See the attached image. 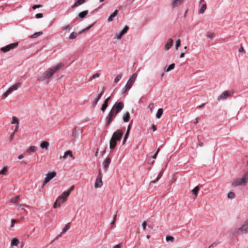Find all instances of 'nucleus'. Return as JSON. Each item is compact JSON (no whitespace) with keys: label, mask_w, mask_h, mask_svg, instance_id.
<instances>
[{"label":"nucleus","mask_w":248,"mask_h":248,"mask_svg":"<svg viewBox=\"0 0 248 248\" xmlns=\"http://www.w3.org/2000/svg\"><path fill=\"white\" fill-rule=\"evenodd\" d=\"M98 101H96V100H94L93 103V107H95V106H96L97 103H98Z\"/></svg>","instance_id":"59"},{"label":"nucleus","mask_w":248,"mask_h":248,"mask_svg":"<svg viewBox=\"0 0 248 248\" xmlns=\"http://www.w3.org/2000/svg\"><path fill=\"white\" fill-rule=\"evenodd\" d=\"M62 232L59 234L54 240H53L51 242V243H53L54 241H56V240H57L59 237H61L62 235Z\"/></svg>","instance_id":"52"},{"label":"nucleus","mask_w":248,"mask_h":248,"mask_svg":"<svg viewBox=\"0 0 248 248\" xmlns=\"http://www.w3.org/2000/svg\"><path fill=\"white\" fill-rule=\"evenodd\" d=\"M129 29V27L127 25H126L119 33H117L115 35V38L118 40L120 39L123 35L127 33Z\"/></svg>","instance_id":"11"},{"label":"nucleus","mask_w":248,"mask_h":248,"mask_svg":"<svg viewBox=\"0 0 248 248\" xmlns=\"http://www.w3.org/2000/svg\"><path fill=\"white\" fill-rule=\"evenodd\" d=\"M62 63L56 64L52 67L48 69L42 76L38 78L37 80L43 81L49 79L62 66Z\"/></svg>","instance_id":"1"},{"label":"nucleus","mask_w":248,"mask_h":248,"mask_svg":"<svg viewBox=\"0 0 248 248\" xmlns=\"http://www.w3.org/2000/svg\"><path fill=\"white\" fill-rule=\"evenodd\" d=\"M152 129L153 130V131H155L156 130V127L155 125L153 124L152 125Z\"/></svg>","instance_id":"63"},{"label":"nucleus","mask_w":248,"mask_h":248,"mask_svg":"<svg viewBox=\"0 0 248 248\" xmlns=\"http://www.w3.org/2000/svg\"><path fill=\"white\" fill-rule=\"evenodd\" d=\"M102 174L101 173V170H100L99 171L98 175L97 176V177L96 179L95 184H94V187L95 188H99L101 187L102 186L103 182L102 181Z\"/></svg>","instance_id":"8"},{"label":"nucleus","mask_w":248,"mask_h":248,"mask_svg":"<svg viewBox=\"0 0 248 248\" xmlns=\"http://www.w3.org/2000/svg\"><path fill=\"white\" fill-rule=\"evenodd\" d=\"M239 232L242 234H246L248 233V224L247 222L245 223L239 228L235 229L232 232V236H237L239 234Z\"/></svg>","instance_id":"4"},{"label":"nucleus","mask_w":248,"mask_h":248,"mask_svg":"<svg viewBox=\"0 0 248 248\" xmlns=\"http://www.w3.org/2000/svg\"><path fill=\"white\" fill-rule=\"evenodd\" d=\"M198 145H199L200 146L202 147V146H203V142H201V141H198Z\"/></svg>","instance_id":"64"},{"label":"nucleus","mask_w":248,"mask_h":248,"mask_svg":"<svg viewBox=\"0 0 248 248\" xmlns=\"http://www.w3.org/2000/svg\"><path fill=\"white\" fill-rule=\"evenodd\" d=\"M49 146V143L47 141H44L40 144V147L42 149H47Z\"/></svg>","instance_id":"27"},{"label":"nucleus","mask_w":248,"mask_h":248,"mask_svg":"<svg viewBox=\"0 0 248 248\" xmlns=\"http://www.w3.org/2000/svg\"><path fill=\"white\" fill-rule=\"evenodd\" d=\"M19 198V196L17 195L16 197L11 199V200H10V202H12V203H16V202H18V201H19V200H18Z\"/></svg>","instance_id":"37"},{"label":"nucleus","mask_w":248,"mask_h":248,"mask_svg":"<svg viewBox=\"0 0 248 248\" xmlns=\"http://www.w3.org/2000/svg\"><path fill=\"white\" fill-rule=\"evenodd\" d=\"M137 76L138 75L137 73H133L129 78L127 83H129L131 85L133 86V84L135 82Z\"/></svg>","instance_id":"15"},{"label":"nucleus","mask_w":248,"mask_h":248,"mask_svg":"<svg viewBox=\"0 0 248 248\" xmlns=\"http://www.w3.org/2000/svg\"><path fill=\"white\" fill-rule=\"evenodd\" d=\"M18 127H19V125H16L15 129L13 132V133H14V134L18 130Z\"/></svg>","instance_id":"61"},{"label":"nucleus","mask_w":248,"mask_h":248,"mask_svg":"<svg viewBox=\"0 0 248 248\" xmlns=\"http://www.w3.org/2000/svg\"><path fill=\"white\" fill-rule=\"evenodd\" d=\"M116 114L113 113L112 111H109L108 116L106 118V124L107 126L110 125L113 121V118L115 117Z\"/></svg>","instance_id":"10"},{"label":"nucleus","mask_w":248,"mask_h":248,"mask_svg":"<svg viewBox=\"0 0 248 248\" xmlns=\"http://www.w3.org/2000/svg\"><path fill=\"white\" fill-rule=\"evenodd\" d=\"M19 243V240L16 238H14L11 241V246H17Z\"/></svg>","instance_id":"26"},{"label":"nucleus","mask_w":248,"mask_h":248,"mask_svg":"<svg viewBox=\"0 0 248 248\" xmlns=\"http://www.w3.org/2000/svg\"><path fill=\"white\" fill-rule=\"evenodd\" d=\"M248 182V171L244 173L241 178L234 179L232 183L233 187L237 186H246Z\"/></svg>","instance_id":"3"},{"label":"nucleus","mask_w":248,"mask_h":248,"mask_svg":"<svg viewBox=\"0 0 248 248\" xmlns=\"http://www.w3.org/2000/svg\"><path fill=\"white\" fill-rule=\"evenodd\" d=\"M56 175V173L54 171L53 172H49L47 173L46 175V177L45 178L43 184L42 186L44 187L45 185L49 182L51 179L55 177Z\"/></svg>","instance_id":"7"},{"label":"nucleus","mask_w":248,"mask_h":248,"mask_svg":"<svg viewBox=\"0 0 248 248\" xmlns=\"http://www.w3.org/2000/svg\"><path fill=\"white\" fill-rule=\"evenodd\" d=\"M206 37L208 38L212 39L215 37V35L213 33L208 32L206 34Z\"/></svg>","instance_id":"40"},{"label":"nucleus","mask_w":248,"mask_h":248,"mask_svg":"<svg viewBox=\"0 0 248 248\" xmlns=\"http://www.w3.org/2000/svg\"><path fill=\"white\" fill-rule=\"evenodd\" d=\"M42 7V5H40V4L34 5L32 6V9L34 10H35L37 8H41Z\"/></svg>","instance_id":"48"},{"label":"nucleus","mask_w":248,"mask_h":248,"mask_svg":"<svg viewBox=\"0 0 248 248\" xmlns=\"http://www.w3.org/2000/svg\"><path fill=\"white\" fill-rule=\"evenodd\" d=\"M88 14V11L87 10L83 11L78 14V17H79L80 18H83L87 16Z\"/></svg>","instance_id":"23"},{"label":"nucleus","mask_w":248,"mask_h":248,"mask_svg":"<svg viewBox=\"0 0 248 248\" xmlns=\"http://www.w3.org/2000/svg\"><path fill=\"white\" fill-rule=\"evenodd\" d=\"M118 10H115L113 13L108 17V22H111L113 20L114 17H115L118 14Z\"/></svg>","instance_id":"21"},{"label":"nucleus","mask_w":248,"mask_h":248,"mask_svg":"<svg viewBox=\"0 0 248 248\" xmlns=\"http://www.w3.org/2000/svg\"><path fill=\"white\" fill-rule=\"evenodd\" d=\"M7 172V169L6 167H4L2 170L0 171V174L2 175H6Z\"/></svg>","instance_id":"45"},{"label":"nucleus","mask_w":248,"mask_h":248,"mask_svg":"<svg viewBox=\"0 0 248 248\" xmlns=\"http://www.w3.org/2000/svg\"><path fill=\"white\" fill-rule=\"evenodd\" d=\"M14 135H15L14 133H13L10 135V139H9V140H10V141H11L13 140V138H14Z\"/></svg>","instance_id":"57"},{"label":"nucleus","mask_w":248,"mask_h":248,"mask_svg":"<svg viewBox=\"0 0 248 248\" xmlns=\"http://www.w3.org/2000/svg\"><path fill=\"white\" fill-rule=\"evenodd\" d=\"M16 222V219H12L11 221V227H13L14 226L15 223Z\"/></svg>","instance_id":"51"},{"label":"nucleus","mask_w":248,"mask_h":248,"mask_svg":"<svg viewBox=\"0 0 248 248\" xmlns=\"http://www.w3.org/2000/svg\"><path fill=\"white\" fill-rule=\"evenodd\" d=\"M122 77H123V74H122V73L118 75L114 79L115 82V83L118 82L121 80Z\"/></svg>","instance_id":"38"},{"label":"nucleus","mask_w":248,"mask_h":248,"mask_svg":"<svg viewBox=\"0 0 248 248\" xmlns=\"http://www.w3.org/2000/svg\"><path fill=\"white\" fill-rule=\"evenodd\" d=\"M123 135V132L121 130L118 129L115 132H114L112 138H114L116 140L119 141L122 139Z\"/></svg>","instance_id":"13"},{"label":"nucleus","mask_w":248,"mask_h":248,"mask_svg":"<svg viewBox=\"0 0 248 248\" xmlns=\"http://www.w3.org/2000/svg\"><path fill=\"white\" fill-rule=\"evenodd\" d=\"M12 124H16V125H19V121L16 117L13 116L12 117Z\"/></svg>","instance_id":"34"},{"label":"nucleus","mask_w":248,"mask_h":248,"mask_svg":"<svg viewBox=\"0 0 248 248\" xmlns=\"http://www.w3.org/2000/svg\"><path fill=\"white\" fill-rule=\"evenodd\" d=\"M111 159L110 158H107L106 160L103 163V169L105 170V171H107L108 168L110 163Z\"/></svg>","instance_id":"17"},{"label":"nucleus","mask_w":248,"mask_h":248,"mask_svg":"<svg viewBox=\"0 0 248 248\" xmlns=\"http://www.w3.org/2000/svg\"><path fill=\"white\" fill-rule=\"evenodd\" d=\"M21 86V83L20 82L15 83L14 85L9 88L8 90L4 93L3 94V97L6 98L13 92L17 90Z\"/></svg>","instance_id":"6"},{"label":"nucleus","mask_w":248,"mask_h":248,"mask_svg":"<svg viewBox=\"0 0 248 248\" xmlns=\"http://www.w3.org/2000/svg\"><path fill=\"white\" fill-rule=\"evenodd\" d=\"M68 155H69L71 157H73V155H72V151H70V150H68V151H66L63 155V156H62L60 157V158H63V159H65L66 158V156Z\"/></svg>","instance_id":"25"},{"label":"nucleus","mask_w":248,"mask_h":248,"mask_svg":"<svg viewBox=\"0 0 248 248\" xmlns=\"http://www.w3.org/2000/svg\"><path fill=\"white\" fill-rule=\"evenodd\" d=\"M70 223L68 222L65 225V227L62 230V233H65L67 231H68L70 229Z\"/></svg>","instance_id":"30"},{"label":"nucleus","mask_w":248,"mask_h":248,"mask_svg":"<svg viewBox=\"0 0 248 248\" xmlns=\"http://www.w3.org/2000/svg\"><path fill=\"white\" fill-rule=\"evenodd\" d=\"M117 141L118 140H116L115 139H114V138H111L109 141V147L110 149H113L115 148L117 144Z\"/></svg>","instance_id":"18"},{"label":"nucleus","mask_w":248,"mask_h":248,"mask_svg":"<svg viewBox=\"0 0 248 248\" xmlns=\"http://www.w3.org/2000/svg\"><path fill=\"white\" fill-rule=\"evenodd\" d=\"M43 15L42 13H38V14H36L35 15V17L36 18H40L43 17Z\"/></svg>","instance_id":"47"},{"label":"nucleus","mask_w":248,"mask_h":248,"mask_svg":"<svg viewBox=\"0 0 248 248\" xmlns=\"http://www.w3.org/2000/svg\"><path fill=\"white\" fill-rule=\"evenodd\" d=\"M174 237L171 236H167L166 237V240L167 242L171 241V242H173L174 241Z\"/></svg>","instance_id":"43"},{"label":"nucleus","mask_w":248,"mask_h":248,"mask_svg":"<svg viewBox=\"0 0 248 248\" xmlns=\"http://www.w3.org/2000/svg\"><path fill=\"white\" fill-rule=\"evenodd\" d=\"M173 40L171 38L168 39L167 43L165 45V49L166 50H169L172 45Z\"/></svg>","instance_id":"19"},{"label":"nucleus","mask_w":248,"mask_h":248,"mask_svg":"<svg viewBox=\"0 0 248 248\" xmlns=\"http://www.w3.org/2000/svg\"><path fill=\"white\" fill-rule=\"evenodd\" d=\"M146 225H147V224H146V222L145 221H144L142 223V227H143L144 230H145L146 227Z\"/></svg>","instance_id":"58"},{"label":"nucleus","mask_w":248,"mask_h":248,"mask_svg":"<svg viewBox=\"0 0 248 248\" xmlns=\"http://www.w3.org/2000/svg\"><path fill=\"white\" fill-rule=\"evenodd\" d=\"M130 119V114L127 111L123 115V120L124 122L127 123L129 121Z\"/></svg>","instance_id":"20"},{"label":"nucleus","mask_w":248,"mask_h":248,"mask_svg":"<svg viewBox=\"0 0 248 248\" xmlns=\"http://www.w3.org/2000/svg\"><path fill=\"white\" fill-rule=\"evenodd\" d=\"M108 107V104H107L106 103H103L102 106V107L101 108V110L103 112H104Z\"/></svg>","instance_id":"46"},{"label":"nucleus","mask_w":248,"mask_h":248,"mask_svg":"<svg viewBox=\"0 0 248 248\" xmlns=\"http://www.w3.org/2000/svg\"><path fill=\"white\" fill-rule=\"evenodd\" d=\"M122 246V243H120L118 245L114 246L113 248H121Z\"/></svg>","instance_id":"53"},{"label":"nucleus","mask_w":248,"mask_h":248,"mask_svg":"<svg viewBox=\"0 0 248 248\" xmlns=\"http://www.w3.org/2000/svg\"><path fill=\"white\" fill-rule=\"evenodd\" d=\"M162 175H163V172H162V171H161L158 174L156 179L155 181H153V183H155V182H156L162 177Z\"/></svg>","instance_id":"41"},{"label":"nucleus","mask_w":248,"mask_h":248,"mask_svg":"<svg viewBox=\"0 0 248 248\" xmlns=\"http://www.w3.org/2000/svg\"><path fill=\"white\" fill-rule=\"evenodd\" d=\"M148 108L150 109L151 111H152L153 108H154V104L150 103L148 106Z\"/></svg>","instance_id":"50"},{"label":"nucleus","mask_w":248,"mask_h":248,"mask_svg":"<svg viewBox=\"0 0 248 248\" xmlns=\"http://www.w3.org/2000/svg\"><path fill=\"white\" fill-rule=\"evenodd\" d=\"M159 149H158V150H157V151L156 152V153L155 154V155L153 156V158H156V155H157V154L158 153L159 151Z\"/></svg>","instance_id":"55"},{"label":"nucleus","mask_w":248,"mask_h":248,"mask_svg":"<svg viewBox=\"0 0 248 248\" xmlns=\"http://www.w3.org/2000/svg\"><path fill=\"white\" fill-rule=\"evenodd\" d=\"M235 197V194L233 192H229L228 194V198L229 199H233Z\"/></svg>","instance_id":"44"},{"label":"nucleus","mask_w":248,"mask_h":248,"mask_svg":"<svg viewBox=\"0 0 248 248\" xmlns=\"http://www.w3.org/2000/svg\"><path fill=\"white\" fill-rule=\"evenodd\" d=\"M37 149V147L36 146H31L26 151V152L28 153L34 152Z\"/></svg>","instance_id":"31"},{"label":"nucleus","mask_w":248,"mask_h":248,"mask_svg":"<svg viewBox=\"0 0 248 248\" xmlns=\"http://www.w3.org/2000/svg\"><path fill=\"white\" fill-rule=\"evenodd\" d=\"M93 24L90 26L89 27H87L85 29L83 30L82 31H79L78 33H76L75 32H72V33H70V34L69 36V38L71 40H73V39H75L77 37L78 34H80L81 33H82L83 32H84L85 31H87V30L90 29L93 27Z\"/></svg>","instance_id":"12"},{"label":"nucleus","mask_w":248,"mask_h":248,"mask_svg":"<svg viewBox=\"0 0 248 248\" xmlns=\"http://www.w3.org/2000/svg\"><path fill=\"white\" fill-rule=\"evenodd\" d=\"M18 46L17 43H11L9 45H7L5 46L2 47L0 48L1 51L6 52L10 51L11 49L16 48Z\"/></svg>","instance_id":"9"},{"label":"nucleus","mask_w":248,"mask_h":248,"mask_svg":"<svg viewBox=\"0 0 248 248\" xmlns=\"http://www.w3.org/2000/svg\"><path fill=\"white\" fill-rule=\"evenodd\" d=\"M100 75V74L99 73H96L95 74H94V75H93L92 76V78L94 79V78H98Z\"/></svg>","instance_id":"49"},{"label":"nucleus","mask_w":248,"mask_h":248,"mask_svg":"<svg viewBox=\"0 0 248 248\" xmlns=\"http://www.w3.org/2000/svg\"><path fill=\"white\" fill-rule=\"evenodd\" d=\"M110 98V96H109L107 98H106L105 100V101L104 102V103H106V104L108 105V102H109V100Z\"/></svg>","instance_id":"54"},{"label":"nucleus","mask_w":248,"mask_h":248,"mask_svg":"<svg viewBox=\"0 0 248 248\" xmlns=\"http://www.w3.org/2000/svg\"><path fill=\"white\" fill-rule=\"evenodd\" d=\"M43 34L42 31L36 32L33 33L32 35L31 36V38H35Z\"/></svg>","instance_id":"33"},{"label":"nucleus","mask_w":248,"mask_h":248,"mask_svg":"<svg viewBox=\"0 0 248 248\" xmlns=\"http://www.w3.org/2000/svg\"><path fill=\"white\" fill-rule=\"evenodd\" d=\"M132 86L129 83H127L123 90L122 93H124L125 92H126L127 90H130Z\"/></svg>","instance_id":"28"},{"label":"nucleus","mask_w":248,"mask_h":248,"mask_svg":"<svg viewBox=\"0 0 248 248\" xmlns=\"http://www.w3.org/2000/svg\"><path fill=\"white\" fill-rule=\"evenodd\" d=\"M124 107V104L122 101L116 102L113 106L110 111H112L113 113L117 114L121 112Z\"/></svg>","instance_id":"5"},{"label":"nucleus","mask_w":248,"mask_h":248,"mask_svg":"<svg viewBox=\"0 0 248 248\" xmlns=\"http://www.w3.org/2000/svg\"><path fill=\"white\" fill-rule=\"evenodd\" d=\"M174 67H175V64L174 63L170 64L168 67V68L166 69L165 71H166V72H168L170 71V70L173 69L174 68Z\"/></svg>","instance_id":"36"},{"label":"nucleus","mask_w":248,"mask_h":248,"mask_svg":"<svg viewBox=\"0 0 248 248\" xmlns=\"http://www.w3.org/2000/svg\"><path fill=\"white\" fill-rule=\"evenodd\" d=\"M199 120H200V118H197L195 119V121H194L193 123H194V124H198V122H199Z\"/></svg>","instance_id":"62"},{"label":"nucleus","mask_w":248,"mask_h":248,"mask_svg":"<svg viewBox=\"0 0 248 248\" xmlns=\"http://www.w3.org/2000/svg\"><path fill=\"white\" fill-rule=\"evenodd\" d=\"M181 45V40L180 39H178L175 43V47L176 49H178V47Z\"/></svg>","instance_id":"42"},{"label":"nucleus","mask_w":248,"mask_h":248,"mask_svg":"<svg viewBox=\"0 0 248 248\" xmlns=\"http://www.w3.org/2000/svg\"><path fill=\"white\" fill-rule=\"evenodd\" d=\"M206 9V4H204L201 7V9L199 11V13L203 14Z\"/></svg>","instance_id":"35"},{"label":"nucleus","mask_w":248,"mask_h":248,"mask_svg":"<svg viewBox=\"0 0 248 248\" xmlns=\"http://www.w3.org/2000/svg\"><path fill=\"white\" fill-rule=\"evenodd\" d=\"M104 91L103 88L101 91L98 90L97 91V95L95 100L98 101L99 100V99H100V98L101 97V96L104 94Z\"/></svg>","instance_id":"24"},{"label":"nucleus","mask_w":248,"mask_h":248,"mask_svg":"<svg viewBox=\"0 0 248 248\" xmlns=\"http://www.w3.org/2000/svg\"><path fill=\"white\" fill-rule=\"evenodd\" d=\"M163 112V110L162 108H159L157 111L156 114V117L157 119H159L161 116H162Z\"/></svg>","instance_id":"32"},{"label":"nucleus","mask_w":248,"mask_h":248,"mask_svg":"<svg viewBox=\"0 0 248 248\" xmlns=\"http://www.w3.org/2000/svg\"><path fill=\"white\" fill-rule=\"evenodd\" d=\"M85 1V0H78L72 6V8H74L77 6H78Z\"/></svg>","instance_id":"22"},{"label":"nucleus","mask_w":248,"mask_h":248,"mask_svg":"<svg viewBox=\"0 0 248 248\" xmlns=\"http://www.w3.org/2000/svg\"><path fill=\"white\" fill-rule=\"evenodd\" d=\"M72 27L70 25H67L65 27L63 28V30L65 31H70L71 30Z\"/></svg>","instance_id":"39"},{"label":"nucleus","mask_w":248,"mask_h":248,"mask_svg":"<svg viewBox=\"0 0 248 248\" xmlns=\"http://www.w3.org/2000/svg\"><path fill=\"white\" fill-rule=\"evenodd\" d=\"M116 215L114 217V220L111 223V228H113V225L115 224V220L116 219Z\"/></svg>","instance_id":"56"},{"label":"nucleus","mask_w":248,"mask_h":248,"mask_svg":"<svg viewBox=\"0 0 248 248\" xmlns=\"http://www.w3.org/2000/svg\"><path fill=\"white\" fill-rule=\"evenodd\" d=\"M200 190L199 187L197 186H196L192 190V195H193L195 197H197L198 195V193Z\"/></svg>","instance_id":"29"},{"label":"nucleus","mask_w":248,"mask_h":248,"mask_svg":"<svg viewBox=\"0 0 248 248\" xmlns=\"http://www.w3.org/2000/svg\"><path fill=\"white\" fill-rule=\"evenodd\" d=\"M184 0H172L171 7L172 8L176 7L181 5Z\"/></svg>","instance_id":"16"},{"label":"nucleus","mask_w":248,"mask_h":248,"mask_svg":"<svg viewBox=\"0 0 248 248\" xmlns=\"http://www.w3.org/2000/svg\"><path fill=\"white\" fill-rule=\"evenodd\" d=\"M74 186H71L67 191L63 192L62 195L59 196L54 203V208L60 206L66 200L67 198L69 196L71 192L74 189Z\"/></svg>","instance_id":"2"},{"label":"nucleus","mask_w":248,"mask_h":248,"mask_svg":"<svg viewBox=\"0 0 248 248\" xmlns=\"http://www.w3.org/2000/svg\"><path fill=\"white\" fill-rule=\"evenodd\" d=\"M17 206L19 208V209L20 208L21 210H23L24 209L22 204H18Z\"/></svg>","instance_id":"60"},{"label":"nucleus","mask_w":248,"mask_h":248,"mask_svg":"<svg viewBox=\"0 0 248 248\" xmlns=\"http://www.w3.org/2000/svg\"><path fill=\"white\" fill-rule=\"evenodd\" d=\"M230 95V93L227 91H224L219 96L217 97L218 100H224L227 98Z\"/></svg>","instance_id":"14"}]
</instances>
